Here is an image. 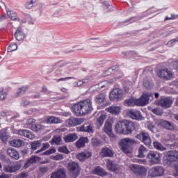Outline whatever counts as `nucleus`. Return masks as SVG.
I'll list each match as a JSON object with an SVG mask.
<instances>
[{"label": "nucleus", "instance_id": "nucleus-1", "mask_svg": "<svg viewBox=\"0 0 178 178\" xmlns=\"http://www.w3.org/2000/svg\"><path fill=\"white\" fill-rule=\"evenodd\" d=\"M72 109L78 116L90 113L92 111L91 100L88 99L81 101L78 104H74Z\"/></svg>", "mask_w": 178, "mask_h": 178}, {"label": "nucleus", "instance_id": "nucleus-2", "mask_svg": "<svg viewBox=\"0 0 178 178\" xmlns=\"http://www.w3.org/2000/svg\"><path fill=\"white\" fill-rule=\"evenodd\" d=\"M161 126L167 130L172 131L176 129V124H175L173 122L163 120H156L154 124V122L149 123L147 124V129L152 133H158V128L161 127Z\"/></svg>", "mask_w": 178, "mask_h": 178}, {"label": "nucleus", "instance_id": "nucleus-3", "mask_svg": "<svg viewBox=\"0 0 178 178\" xmlns=\"http://www.w3.org/2000/svg\"><path fill=\"white\" fill-rule=\"evenodd\" d=\"M131 144H136V140L130 138H125L120 141L119 146L124 154H129L132 152Z\"/></svg>", "mask_w": 178, "mask_h": 178}, {"label": "nucleus", "instance_id": "nucleus-4", "mask_svg": "<svg viewBox=\"0 0 178 178\" xmlns=\"http://www.w3.org/2000/svg\"><path fill=\"white\" fill-rule=\"evenodd\" d=\"M154 99V94L151 92L143 93L139 99H136L138 106H145L149 104V101Z\"/></svg>", "mask_w": 178, "mask_h": 178}, {"label": "nucleus", "instance_id": "nucleus-5", "mask_svg": "<svg viewBox=\"0 0 178 178\" xmlns=\"http://www.w3.org/2000/svg\"><path fill=\"white\" fill-rule=\"evenodd\" d=\"M67 169L68 172H70V175L72 177L76 178L79 177V174L80 173V165L78 163L74 161H71L68 163L67 165Z\"/></svg>", "mask_w": 178, "mask_h": 178}, {"label": "nucleus", "instance_id": "nucleus-6", "mask_svg": "<svg viewBox=\"0 0 178 178\" xmlns=\"http://www.w3.org/2000/svg\"><path fill=\"white\" fill-rule=\"evenodd\" d=\"M149 163L152 165H158L161 162V154L155 151H149L147 155Z\"/></svg>", "mask_w": 178, "mask_h": 178}, {"label": "nucleus", "instance_id": "nucleus-7", "mask_svg": "<svg viewBox=\"0 0 178 178\" xmlns=\"http://www.w3.org/2000/svg\"><path fill=\"white\" fill-rule=\"evenodd\" d=\"M129 169L136 175V176H144L147 174V168L143 165H139L138 164H131L129 165Z\"/></svg>", "mask_w": 178, "mask_h": 178}, {"label": "nucleus", "instance_id": "nucleus-8", "mask_svg": "<svg viewBox=\"0 0 178 178\" xmlns=\"http://www.w3.org/2000/svg\"><path fill=\"white\" fill-rule=\"evenodd\" d=\"M151 177H161L165 175V168L161 165L154 166L149 170Z\"/></svg>", "mask_w": 178, "mask_h": 178}, {"label": "nucleus", "instance_id": "nucleus-9", "mask_svg": "<svg viewBox=\"0 0 178 178\" xmlns=\"http://www.w3.org/2000/svg\"><path fill=\"white\" fill-rule=\"evenodd\" d=\"M22 168V165L17 162L10 163L8 165H4L3 171L6 173H16V172H19Z\"/></svg>", "mask_w": 178, "mask_h": 178}, {"label": "nucleus", "instance_id": "nucleus-10", "mask_svg": "<svg viewBox=\"0 0 178 178\" xmlns=\"http://www.w3.org/2000/svg\"><path fill=\"white\" fill-rule=\"evenodd\" d=\"M167 161L169 165L173 163V162H178V151L170 150L166 154Z\"/></svg>", "mask_w": 178, "mask_h": 178}, {"label": "nucleus", "instance_id": "nucleus-11", "mask_svg": "<svg viewBox=\"0 0 178 178\" xmlns=\"http://www.w3.org/2000/svg\"><path fill=\"white\" fill-rule=\"evenodd\" d=\"M94 101L97 105L104 106L106 104V94L105 92H100L96 95Z\"/></svg>", "mask_w": 178, "mask_h": 178}, {"label": "nucleus", "instance_id": "nucleus-12", "mask_svg": "<svg viewBox=\"0 0 178 178\" xmlns=\"http://www.w3.org/2000/svg\"><path fill=\"white\" fill-rule=\"evenodd\" d=\"M136 138L142 141L145 145H151V137L147 132H140L139 134L136 135Z\"/></svg>", "mask_w": 178, "mask_h": 178}, {"label": "nucleus", "instance_id": "nucleus-13", "mask_svg": "<svg viewBox=\"0 0 178 178\" xmlns=\"http://www.w3.org/2000/svg\"><path fill=\"white\" fill-rule=\"evenodd\" d=\"M158 76L161 77V79H163V80H170V79L173 77V73L172 71L168 70V68H164L160 70Z\"/></svg>", "mask_w": 178, "mask_h": 178}, {"label": "nucleus", "instance_id": "nucleus-14", "mask_svg": "<svg viewBox=\"0 0 178 178\" xmlns=\"http://www.w3.org/2000/svg\"><path fill=\"white\" fill-rule=\"evenodd\" d=\"M128 116L133 119V120H144L143 115H141V112L138 110H129L128 111Z\"/></svg>", "mask_w": 178, "mask_h": 178}, {"label": "nucleus", "instance_id": "nucleus-15", "mask_svg": "<svg viewBox=\"0 0 178 178\" xmlns=\"http://www.w3.org/2000/svg\"><path fill=\"white\" fill-rule=\"evenodd\" d=\"M83 118H71L66 120L65 123L69 126V127H74V126H79L82 123H84Z\"/></svg>", "mask_w": 178, "mask_h": 178}, {"label": "nucleus", "instance_id": "nucleus-16", "mask_svg": "<svg viewBox=\"0 0 178 178\" xmlns=\"http://www.w3.org/2000/svg\"><path fill=\"white\" fill-rule=\"evenodd\" d=\"M123 95V92L120 88H114L110 93L111 101H115L116 99H120Z\"/></svg>", "mask_w": 178, "mask_h": 178}, {"label": "nucleus", "instance_id": "nucleus-17", "mask_svg": "<svg viewBox=\"0 0 178 178\" xmlns=\"http://www.w3.org/2000/svg\"><path fill=\"white\" fill-rule=\"evenodd\" d=\"M18 136H21L22 137H26L29 140H34L35 138V136L31 133V131L27 129H19L17 132Z\"/></svg>", "mask_w": 178, "mask_h": 178}, {"label": "nucleus", "instance_id": "nucleus-18", "mask_svg": "<svg viewBox=\"0 0 178 178\" xmlns=\"http://www.w3.org/2000/svg\"><path fill=\"white\" fill-rule=\"evenodd\" d=\"M124 124L125 133H127V134H131V133H133L134 130L136 129V124H134V122L132 121L125 120Z\"/></svg>", "mask_w": 178, "mask_h": 178}, {"label": "nucleus", "instance_id": "nucleus-19", "mask_svg": "<svg viewBox=\"0 0 178 178\" xmlns=\"http://www.w3.org/2000/svg\"><path fill=\"white\" fill-rule=\"evenodd\" d=\"M91 156H92V152L90 150H84L76 155L77 159L81 161H86V159L91 158Z\"/></svg>", "mask_w": 178, "mask_h": 178}, {"label": "nucleus", "instance_id": "nucleus-20", "mask_svg": "<svg viewBox=\"0 0 178 178\" xmlns=\"http://www.w3.org/2000/svg\"><path fill=\"white\" fill-rule=\"evenodd\" d=\"M50 178H66V169L60 168L56 172H53Z\"/></svg>", "mask_w": 178, "mask_h": 178}, {"label": "nucleus", "instance_id": "nucleus-21", "mask_svg": "<svg viewBox=\"0 0 178 178\" xmlns=\"http://www.w3.org/2000/svg\"><path fill=\"white\" fill-rule=\"evenodd\" d=\"M172 104H173V102L170 98H163L161 99L159 102V105L165 109L170 108L172 106Z\"/></svg>", "mask_w": 178, "mask_h": 178}, {"label": "nucleus", "instance_id": "nucleus-22", "mask_svg": "<svg viewBox=\"0 0 178 178\" xmlns=\"http://www.w3.org/2000/svg\"><path fill=\"white\" fill-rule=\"evenodd\" d=\"M106 166L108 170L114 172V173H116L119 170V165L109 159L107 160Z\"/></svg>", "mask_w": 178, "mask_h": 178}, {"label": "nucleus", "instance_id": "nucleus-23", "mask_svg": "<svg viewBox=\"0 0 178 178\" xmlns=\"http://www.w3.org/2000/svg\"><path fill=\"white\" fill-rule=\"evenodd\" d=\"M7 154L10 156V158H13V159H15V161H17L19 158H20V155L19 154V152L16 150V149L10 147L7 149Z\"/></svg>", "mask_w": 178, "mask_h": 178}, {"label": "nucleus", "instance_id": "nucleus-24", "mask_svg": "<svg viewBox=\"0 0 178 178\" xmlns=\"http://www.w3.org/2000/svg\"><path fill=\"white\" fill-rule=\"evenodd\" d=\"M115 130H116L117 133L126 134L124 120L119 121L115 124Z\"/></svg>", "mask_w": 178, "mask_h": 178}, {"label": "nucleus", "instance_id": "nucleus-25", "mask_svg": "<svg viewBox=\"0 0 178 178\" xmlns=\"http://www.w3.org/2000/svg\"><path fill=\"white\" fill-rule=\"evenodd\" d=\"M101 155L104 158H112L114 155L113 151L108 147L102 149Z\"/></svg>", "mask_w": 178, "mask_h": 178}, {"label": "nucleus", "instance_id": "nucleus-26", "mask_svg": "<svg viewBox=\"0 0 178 178\" xmlns=\"http://www.w3.org/2000/svg\"><path fill=\"white\" fill-rule=\"evenodd\" d=\"M104 131V133L111 137V138H116V136L112 132V124H109V122L105 123Z\"/></svg>", "mask_w": 178, "mask_h": 178}, {"label": "nucleus", "instance_id": "nucleus-27", "mask_svg": "<svg viewBox=\"0 0 178 178\" xmlns=\"http://www.w3.org/2000/svg\"><path fill=\"white\" fill-rule=\"evenodd\" d=\"M14 37L17 41H23V40H24L25 35L22 27H19L17 29V30L15 31Z\"/></svg>", "mask_w": 178, "mask_h": 178}, {"label": "nucleus", "instance_id": "nucleus-28", "mask_svg": "<svg viewBox=\"0 0 178 178\" xmlns=\"http://www.w3.org/2000/svg\"><path fill=\"white\" fill-rule=\"evenodd\" d=\"M88 143V138L87 137H81L76 142V148H84L86 145Z\"/></svg>", "mask_w": 178, "mask_h": 178}, {"label": "nucleus", "instance_id": "nucleus-29", "mask_svg": "<svg viewBox=\"0 0 178 178\" xmlns=\"http://www.w3.org/2000/svg\"><path fill=\"white\" fill-rule=\"evenodd\" d=\"M79 131H85V133H94V129H92V126L90 124H83L81 127H79Z\"/></svg>", "mask_w": 178, "mask_h": 178}, {"label": "nucleus", "instance_id": "nucleus-30", "mask_svg": "<svg viewBox=\"0 0 178 178\" xmlns=\"http://www.w3.org/2000/svg\"><path fill=\"white\" fill-rule=\"evenodd\" d=\"M10 145L11 147L20 148V147H23L24 145V141L22 139H14L10 141Z\"/></svg>", "mask_w": 178, "mask_h": 178}, {"label": "nucleus", "instance_id": "nucleus-31", "mask_svg": "<svg viewBox=\"0 0 178 178\" xmlns=\"http://www.w3.org/2000/svg\"><path fill=\"white\" fill-rule=\"evenodd\" d=\"M40 161V157L33 156L31 158H30L26 163L24 164L25 169H27V168H30L33 163H35L37 161Z\"/></svg>", "mask_w": 178, "mask_h": 178}, {"label": "nucleus", "instance_id": "nucleus-32", "mask_svg": "<svg viewBox=\"0 0 178 178\" xmlns=\"http://www.w3.org/2000/svg\"><path fill=\"white\" fill-rule=\"evenodd\" d=\"M79 137L77 136V134H70L68 135H66L64 137V140L65 143H73L77 140Z\"/></svg>", "mask_w": 178, "mask_h": 178}, {"label": "nucleus", "instance_id": "nucleus-33", "mask_svg": "<svg viewBox=\"0 0 178 178\" xmlns=\"http://www.w3.org/2000/svg\"><path fill=\"white\" fill-rule=\"evenodd\" d=\"M106 111L112 115H119V113H120V107L118 106H111L107 108Z\"/></svg>", "mask_w": 178, "mask_h": 178}, {"label": "nucleus", "instance_id": "nucleus-34", "mask_svg": "<svg viewBox=\"0 0 178 178\" xmlns=\"http://www.w3.org/2000/svg\"><path fill=\"white\" fill-rule=\"evenodd\" d=\"M125 106H138V103H137V99L134 97H131L124 101Z\"/></svg>", "mask_w": 178, "mask_h": 178}, {"label": "nucleus", "instance_id": "nucleus-35", "mask_svg": "<svg viewBox=\"0 0 178 178\" xmlns=\"http://www.w3.org/2000/svg\"><path fill=\"white\" fill-rule=\"evenodd\" d=\"M0 138L3 143H8V140H9V134H8V131H6V129H2L0 131Z\"/></svg>", "mask_w": 178, "mask_h": 178}, {"label": "nucleus", "instance_id": "nucleus-36", "mask_svg": "<svg viewBox=\"0 0 178 178\" xmlns=\"http://www.w3.org/2000/svg\"><path fill=\"white\" fill-rule=\"evenodd\" d=\"M147 155H148V149L143 145H141L138 149V158H145Z\"/></svg>", "mask_w": 178, "mask_h": 178}, {"label": "nucleus", "instance_id": "nucleus-37", "mask_svg": "<svg viewBox=\"0 0 178 178\" xmlns=\"http://www.w3.org/2000/svg\"><path fill=\"white\" fill-rule=\"evenodd\" d=\"M92 173L97 175V176H106V172L102 168L98 166L93 170Z\"/></svg>", "mask_w": 178, "mask_h": 178}, {"label": "nucleus", "instance_id": "nucleus-38", "mask_svg": "<svg viewBox=\"0 0 178 178\" xmlns=\"http://www.w3.org/2000/svg\"><path fill=\"white\" fill-rule=\"evenodd\" d=\"M38 3V0H26L25 8L26 9H33L37 6Z\"/></svg>", "mask_w": 178, "mask_h": 178}, {"label": "nucleus", "instance_id": "nucleus-39", "mask_svg": "<svg viewBox=\"0 0 178 178\" xmlns=\"http://www.w3.org/2000/svg\"><path fill=\"white\" fill-rule=\"evenodd\" d=\"M7 15L8 16L9 19H11L12 20L20 22V19L17 17V13H16L15 11L7 10Z\"/></svg>", "mask_w": 178, "mask_h": 178}, {"label": "nucleus", "instance_id": "nucleus-40", "mask_svg": "<svg viewBox=\"0 0 178 178\" xmlns=\"http://www.w3.org/2000/svg\"><path fill=\"white\" fill-rule=\"evenodd\" d=\"M116 69H118V67L116 65H114L111 68H108L103 73V76L104 77L106 76H111V74L116 72Z\"/></svg>", "mask_w": 178, "mask_h": 178}, {"label": "nucleus", "instance_id": "nucleus-41", "mask_svg": "<svg viewBox=\"0 0 178 178\" xmlns=\"http://www.w3.org/2000/svg\"><path fill=\"white\" fill-rule=\"evenodd\" d=\"M45 127L41 124H35L31 125V130L33 131H41V130H44Z\"/></svg>", "mask_w": 178, "mask_h": 178}, {"label": "nucleus", "instance_id": "nucleus-42", "mask_svg": "<svg viewBox=\"0 0 178 178\" xmlns=\"http://www.w3.org/2000/svg\"><path fill=\"white\" fill-rule=\"evenodd\" d=\"M51 143L56 144V145H62V138L60 136H56L51 139Z\"/></svg>", "mask_w": 178, "mask_h": 178}, {"label": "nucleus", "instance_id": "nucleus-43", "mask_svg": "<svg viewBox=\"0 0 178 178\" xmlns=\"http://www.w3.org/2000/svg\"><path fill=\"white\" fill-rule=\"evenodd\" d=\"M42 141L41 140H36L34 142H32L31 144V148L33 149V151H35L36 149H38L40 147H41Z\"/></svg>", "mask_w": 178, "mask_h": 178}, {"label": "nucleus", "instance_id": "nucleus-44", "mask_svg": "<svg viewBox=\"0 0 178 178\" xmlns=\"http://www.w3.org/2000/svg\"><path fill=\"white\" fill-rule=\"evenodd\" d=\"M153 145L155 148V149H157L158 151H165L166 147H163L162 144L159 142H154Z\"/></svg>", "mask_w": 178, "mask_h": 178}, {"label": "nucleus", "instance_id": "nucleus-45", "mask_svg": "<svg viewBox=\"0 0 178 178\" xmlns=\"http://www.w3.org/2000/svg\"><path fill=\"white\" fill-rule=\"evenodd\" d=\"M45 122L46 123H49V124H56V123H59V119L56 117L51 116L50 118H48L45 120Z\"/></svg>", "mask_w": 178, "mask_h": 178}, {"label": "nucleus", "instance_id": "nucleus-46", "mask_svg": "<svg viewBox=\"0 0 178 178\" xmlns=\"http://www.w3.org/2000/svg\"><path fill=\"white\" fill-rule=\"evenodd\" d=\"M106 119V114L103 113L102 114L99 119L97 120V124L99 126H102L104 124V122H105V120Z\"/></svg>", "mask_w": 178, "mask_h": 178}, {"label": "nucleus", "instance_id": "nucleus-47", "mask_svg": "<svg viewBox=\"0 0 178 178\" xmlns=\"http://www.w3.org/2000/svg\"><path fill=\"white\" fill-rule=\"evenodd\" d=\"M143 87H145V88H147V90H151L154 87V83L148 80H145L143 81Z\"/></svg>", "mask_w": 178, "mask_h": 178}, {"label": "nucleus", "instance_id": "nucleus-48", "mask_svg": "<svg viewBox=\"0 0 178 178\" xmlns=\"http://www.w3.org/2000/svg\"><path fill=\"white\" fill-rule=\"evenodd\" d=\"M86 83H88V79H83L76 81L74 82V87H80L81 86H83V84H86Z\"/></svg>", "mask_w": 178, "mask_h": 178}, {"label": "nucleus", "instance_id": "nucleus-49", "mask_svg": "<svg viewBox=\"0 0 178 178\" xmlns=\"http://www.w3.org/2000/svg\"><path fill=\"white\" fill-rule=\"evenodd\" d=\"M49 147V143H45L42 144V147L40 149L35 152V154H40V152H42V151H45V149H48Z\"/></svg>", "mask_w": 178, "mask_h": 178}, {"label": "nucleus", "instance_id": "nucleus-50", "mask_svg": "<svg viewBox=\"0 0 178 178\" xmlns=\"http://www.w3.org/2000/svg\"><path fill=\"white\" fill-rule=\"evenodd\" d=\"M17 49V44L15 43H11L8 48V52H13V51H16Z\"/></svg>", "mask_w": 178, "mask_h": 178}, {"label": "nucleus", "instance_id": "nucleus-51", "mask_svg": "<svg viewBox=\"0 0 178 178\" xmlns=\"http://www.w3.org/2000/svg\"><path fill=\"white\" fill-rule=\"evenodd\" d=\"M58 152H63V154H70V152L67 149V147H66V146L59 147Z\"/></svg>", "mask_w": 178, "mask_h": 178}, {"label": "nucleus", "instance_id": "nucleus-52", "mask_svg": "<svg viewBox=\"0 0 178 178\" xmlns=\"http://www.w3.org/2000/svg\"><path fill=\"white\" fill-rule=\"evenodd\" d=\"M1 96H0V99L1 101H3L5 98H6V95H8V90H5L3 89L1 90L0 92Z\"/></svg>", "mask_w": 178, "mask_h": 178}, {"label": "nucleus", "instance_id": "nucleus-53", "mask_svg": "<svg viewBox=\"0 0 178 178\" xmlns=\"http://www.w3.org/2000/svg\"><path fill=\"white\" fill-rule=\"evenodd\" d=\"M49 170V168L47 166H41L39 168V172L42 175H45Z\"/></svg>", "mask_w": 178, "mask_h": 178}, {"label": "nucleus", "instance_id": "nucleus-54", "mask_svg": "<svg viewBox=\"0 0 178 178\" xmlns=\"http://www.w3.org/2000/svg\"><path fill=\"white\" fill-rule=\"evenodd\" d=\"M55 152H56V149H55V147H52L44 152L43 155H51V154H55Z\"/></svg>", "mask_w": 178, "mask_h": 178}, {"label": "nucleus", "instance_id": "nucleus-55", "mask_svg": "<svg viewBox=\"0 0 178 178\" xmlns=\"http://www.w3.org/2000/svg\"><path fill=\"white\" fill-rule=\"evenodd\" d=\"M65 158V156L63 154H57L56 156H54L52 157L53 161H62Z\"/></svg>", "mask_w": 178, "mask_h": 178}, {"label": "nucleus", "instance_id": "nucleus-56", "mask_svg": "<svg viewBox=\"0 0 178 178\" xmlns=\"http://www.w3.org/2000/svg\"><path fill=\"white\" fill-rule=\"evenodd\" d=\"M175 42H178V37L169 40L167 43V45H169L170 47H173Z\"/></svg>", "mask_w": 178, "mask_h": 178}, {"label": "nucleus", "instance_id": "nucleus-57", "mask_svg": "<svg viewBox=\"0 0 178 178\" xmlns=\"http://www.w3.org/2000/svg\"><path fill=\"white\" fill-rule=\"evenodd\" d=\"M26 91H27V87L20 88L18 91V95H23V94H26Z\"/></svg>", "mask_w": 178, "mask_h": 178}, {"label": "nucleus", "instance_id": "nucleus-58", "mask_svg": "<svg viewBox=\"0 0 178 178\" xmlns=\"http://www.w3.org/2000/svg\"><path fill=\"white\" fill-rule=\"evenodd\" d=\"M178 15H175V14H172L171 17H165V18L164 19V21L166 22L168 20H173L175 19H177Z\"/></svg>", "mask_w": 178, "mask_h": 178}, {"label": "nucleus", "instance_id": "nucleus-59", "mask_svg": "<svg viewBox=\"0 0 178 178\" xmlns=\"http://www.w3.org/2000/svg\"><path fill=\"white\" fill-rule=\"evenodd\" d=\"M100 144H101V143L97 139H95V138L92 139V145L93 147H98Z\"/></svg>", "mask_w": 178, "mask_h": 178}, {"label": "nucleus", "instance_id": "nucleus-60", "mask_svg": "<svg viewBox=\"0 0 178 178\" xmlns=\"http://www.w3.org/2000/svg\"><path fill=\"white\" fill-rule=\"evenodd\" d=\"M12 177V174H6L5 172H2L0 175V178H11Z\"/></svg>", "mask_w": 178, "mask_h": 178}, {"label": "nucleus", "instance_id": "nucleus-61", "mask_svg": "<svg viewBox=\"0 0 178 178\" xmlns=\"http://www.w3.org/2000/svg\"><path fill=\"white\" fill-rule=\"evenodd\" d=\"M27 176H29L27 172H23L18 175L15 178H26Z\"/></svg>", "mask_w": 178, "mask_h": 178}, {"label": "nucleus", "instance_id": "nucleus-62", "mask_svg": "<svg viewBox=\"0 0 178 178\" xmlns=\"http://www.w3.org/2000/svg\"><path fill=\"white\" fill-rule=\"evenodd\" d=\"M108 86V82L106 81H104L103 82H101L99 83V86L102 88H105Z\"/></svg>", "mask_w": 178, "mask_h": 178}, {"label": "nucleus", "instance_id": "nucleus-63", "mask_svg": "<svg viewBox=\"0 0 178 178\" xmlns=\"http://www.w3.org/2000/svg\"><path fill=\"white\" fill-rule=\"evenodd\" d=\"M35 122V119L34 118H29L26 120V124L30 125L33 124Z\"/></svg>", "mask_w": 178, "mask_h": 178}, {"label": "nucleus", "instance_id": "nucleus-64", "mask_svg": "<svg viewBox=\"0 0 178 178\" xmlns=\"http://www.w3.org/2000/svg\"><path fill=\"white\" fill-rule=\"evenodd\" d=\"M152 111L154 113V115H161V110H159L158 108H154Z\"/></svg>", "mask_w": 178, "mask_h": 178}]
</instances>
